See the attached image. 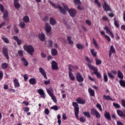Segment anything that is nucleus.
<instances>
[{
	"instance_id": "bb28decb",
	"label": "nucleus",
	"mask_w": 125,
	"mask_h": 125,
	"mask_svg": "<svg viewBox=\"0 0 125 125\" xmlns=\"http://www.w3.org/2000/svg\"><path fill=\"white\" fill-rule=\"evenodd\" d=\"M50 24L52 25H55V24H56V20H55L54 18L51 17L50 18Z\"/></svg>"
},
{
	"instance_id": "c85d7f7f",
	"label": "nucleus",
	"mask_w": 125,
	"mask_h": 125,
	"mask_svg": "<svg viewBox=\"0 0 125 125\" xmlns=\"http://www.w3.org/2000/svg\"><path fill=\"white\" fill-rule=\"evenodd\" d=\"M14 84L15 87H19V86H20V84L19 83L18 80H17V79H15L14 80Z\"/></svg>"
},
{
	"instance_id": "37998d69",
	"label": "nucleus",
	"mask_w": 125,
	"mask_h": 125,
	"mask_svg": "<svg viewBox=\"0 0 125 125\" xmlns=\"http://www.w3.org/2000/svg\"><path fill=\"white\" fill-rule=\"evenodd\" d=\"M104 83L108 82V76L106 73H104Z\"/></svg>"
},
{
	"instance_id": "7c9ffc66",
	"label": "nucleus",
	"mask_w": 125,
	"mask_h": 125,
	"mask_svg": "<svg viewBox=\"0 0 125 125\" xmlns=\"http://www.w3.org/2000/svg\"><path fill=\"white\" fill-rule=\"evenodd\" d=\"M51 54L53 56H55L58 54V52H57V50L55 48H53L51 50Z\"/></svg>"
},
{
	"instance_id": "5fc2aeb1",
	"label": "nucleus",
	"mask_w": 125,
	"mask_h": 125,
	"mask_svg": "<svg viewBox=\"0 0 125 125\" xmlns=\"http://www.w3.org/2000/svg\"><path fill=\"white\" fill-rule=\"evenodd\" d=\"M96 106L97 108L99 109L101 112H102V106H101V104H97Z\"/></svg>"
},
{
	"instance_id": "2eb2a0df",
	"label": "nucleus",
	"mask_w": 125,
	"mask_h": 125,
	"mask_svg": "<svg viewBox=\"0 0 125 125\" xmlns=\"http://www.w3.org/2000/svg\"><path fill=\"white\" fill-rule=\"evenodd\" d=\"M52 69L54 70H58V65L55 61H53L51 63Z\"/></svg>"
},
{
	"instance_id": "4be33fe9",
	"label": "nucleus",
	"mask_w": 125,
	"mask_h": 125,
	"mask_svg": "<svg viewBox=\"0 0 125 125\" xmlns=\"http://www.w3.org/2000/svg\"><path fill=\"white\" fill-rule=\"evenodd\" d=\"M104 117L108 121H110L111 120V115L109 112H105L104 114Z\"/></svg>"
},
{
	"instance_id": "58836bf2",
	"label": "nucleus",
	"mask_w": 125,
	"mask_h": 125,
	"mask_svg": "<svg viewBox=\"0 0 125 125\" xmlns=\"http://www.w3.org/2000/svg\"><path fill=\"white\" fill-rule=\"evenodd\" d=\"M114 21L115 27H116V28H120V24H119V22H118V21L116 20V18H114Z\"/></svg>"
},
{
	"instance_id": "338daca9",
	"label": "nucleus",
	"mask_w": 125,
	"mask_h": 125,
	"mask_svg": "<svg viewBox=\"0 0 125 125\" xmlns=\"http://www.w3.org/2000/svg\"><path fill=\"white\" fill-rule=\"evenodd\" d=\"M102 19L104 21H108V18L106 16H103Z\"/></svg>"
},
{
	"instance_id": "aec40b11",
	"label": "nucleus",
	"mask_w": 125,
	"mask_h": 125,
	"mask_svg": "<svg viewBox=\"0 0 125 125\" xmlns=\"http://www.w3.org/2000/svg\"><path fill=\"white\" fill-rule=\"evenodd\" d=\"M88 90L90 96H92L93 97L95 96V92L93 90V89H92L91 88H89Z\"/></svg>"
},
{
	"instance_id": "7ed1b4c3",
	"label": "nucleus",
	"mask_w": 125,
	"mask_h": 125,
	"mask_svg": "<svg viewBox=\"0 0 125 125\" xmlns=\"http://www.w3.org/2000/svg\"><path fill=\"white\" fill-rule=\"evenodd\" d=\"M49 3L52 5V6H54L55 8L59 9L61 13H62V14H66V10L63 8V7H61L60 5H59L58 4H55L53 3L52 1L49 0Z\"/></svg>"
},
{
	"instance_id": "f704fd0d",
	"label": "nucleus",
	"mask_w": 125,
	"mask_h": 125,
	"mask_svg": "<svg viewBox=\"0 0 125 125\" xmlns=\"http://www.w3.org/2000/svg\"><path fill=\"white\" fill-rule=\"evenodd\" d=\"M103 97L105 100H111L112 101H113V99H112V98H111V96H110L109 95H104Z\"/></svg>"
},
{
	"instance_id": "3c124183",
	"label": "nucleus",
	"mask_w": 125,
	"mask_h": 125,
	"mask_svg": "<svg viewBox=\"0 0 125 125\" xmlns=\"http://www.w3.org/2000/svg\"><path fill=\"white\" fill-rule=\"evenodd\" d=\"M50 109H51L52 110H54L55 111H58V107H57V105H54L51 107Z\"/></svg>"
},
{
	"instance_id": "6e6d98bb",
	"label": "nucleus",
	"mask_w": 125,
	"mask_h": 125,
	"mask_svg": "<svg viewBox=\"0 0 125 125\" xmlns=\"http://www.w3.org/2000/svg\"><path fill=\"white\" fill-rule=\"evenodd\" d=\"M72 68H73V65H72L71 64H69L68 66V73H72V71H73Z\"/></svg>"
},
{
	"instance_id": "b1692460",
	"label": "nucleus",
	"mask_w": 125,
	"mask_h": 125,
	"mask_svg": "<svg viewBox=\"0 0 125 125\" xmlns=\"http://www.w3.org/2000/svg\"><path fill=\"white\" fill-rule=\"evenodd\" d=\"M21 61L22 62V63L23 64L24 66H25V67H27V66L29 65V62H28V61H27L25 58H22Z\"/></svg>"
},
{
	"instance_id": "a878e982",
	"label": "nucleus",
	"mask_w": 125,
	"mask_h": 125,
	"mask_svg": "<svg viewBox=\"0 0 125 125\" xmlns=\"http://www.w3.org/2000/svg\"><path fill=\"white\" fill-rule=\"evenodd\" d=\"M3 18L4 20H7V19H8V12L7 10L5 11L4 12Z\"/></svg>"
},
{
	"instance_id": "0e129e2a",
	"label": "nucleus",
	"mask_w": 125,
	"mask_h": 125,
	"mask_svg": "<svg viewBox=\"0 0 125 125\" xmlns=\"http://www.w3.org/2000/svg\"><path fill=\"white\" fill-rule=\"evenodd\" d=\"M74 2L75 4L76 5H77V4H79L80 3V2H81V0H74Z\"/></svg>"
},
{
	"instance_id": "5701e85b",
	"label": "nucleus",
	"mask_w": 125,
	"mask_h": 125,
	"mask_svg": "<svg viewBox=\"0 0 125 125\" xmlns=\"http://www.w3.org/2000/svg\"><path fill=\"white\" fill-rule=\"evenodd\" d=\"M14 4L15 7L17 9H19V8H20V4L18 3V0H14Z\"/></svg>"
},
{
	"instance_id": "f03ea898",
	"label": "nucleus",
	"mask_w": 125,
	"mask_h": 125,
	"mask_svg": "<svg viewBox=\"0 0 125 125\" xmlns=\"http://www.w3.org/2000/svg\"><path fill=\"white\" fill-rule=\"evenodd\" d=\"M62 6H63L64 9L66 10V11H68L69 14H70V16L71 17H75L76 16V14H77V11L75 10L74 9H69V7L66 4L64 3H62Z\"/></svg>"
},
{
	"instance_id": "20e7f679",
	"label": "nucleus",
	"mask_w": 125,
	"mask_h": 125,
	"mask_svg": "<svg viewBox=\"0 0 125 125\" xmlns=\"http://www.w3.org/2000/svg\"><path fill=\"white\" fill-rule=\"evenodd\" d=\"M88 66L90 70H92V71H93L94 74L96 75L98 79H101V74L99 72H98V69L97 68V67L89 64H88Z\"/></svg>"
},
{
	"instance_id": "473e14b6",
	"label": "nucleus",
	"mask_w": 125,
	"mask_h": 125,
	"mask_svg": "<svg viewBox=\"0 0 125 125\" xmlns=\"http://www.w3.org/2000/svg\"><path fill=\"white\" fill-rule=\"evenodd\" d=\"M69 77L71 81H75L76 78H75V76H74V74L72 72H69Z\"/></svg>"
},
{
	"instance_id": "13d9d810",
	"label": "nucleus",
	"mask_w": 125,
	"mask_h": 125,
	"mask_svg": "<svg viewBox=\"0 0 125 125\" xmlns=\"http://www.w3.org/2000/svg\"><path fill=\"white\" fill-rule=\"evenodd\" d=\"M51 97L53 102H54V103H57V99H56V97H55L54 95Z\"/></svg>"
},
{
	"instance_id": "e433bc0d",
	"label": "nucleus",
	"mask_w": 125,
	"mask_h": 125,
	"mask_svg": "<svg viewBox=\"0 0 125 125\" xmlns=\"http://www.w3.org/2000/svg\"><path fill=\"white\" fill-rule=\"evenodd\" d=\"M91 53L94 57H96V55H97V52L95 51L94 49H91Z\"/></svg>"
},
{
	"instance_id": "69168bd1",
	"label": "nucleus",
	"mask_w": 125,
	"mask_h": 125,
	"mask_svg": "<svg viewBox=\"0 0 125 125\" xmlns=\"http://www.w3.org/2000/svg\"><path fill=\"white\" fill-rule=\"evenodd\" d=\"M44 113L45 115H48V114H49V110H48L47 108L45 109Z\"/></svg>"
},
{
	"instance_id": "0eeeda50",
	"label": "nucleus",
	"mask_w": 125,
	"mask_h": 125,
	"mask_svg": "<svg viewBox=\"0 0 125 125\" xmlns=\"http://www.w3.org/2000/svg\"><path fill=\"white\" fill-rule=\"evenodd\" d=\"M76 78L78 83H83V82L84 81L83 77V75H82V74L80 72H78L76 74Z\"/></svg>"
},
{
	"instance_id": "4468645a",
	"label": "nucleus",
	"mask_w": 125,
	"mask_h": 125,
	"mask_svg": "<svg viewBox=\"0 0 125 125\" xmlns=\"http://www.w3.org/2000/svg\"><path fill=\"white\" fill-rule=\"evenodd\" d=\"M45 30L46 31V33H50L51 32V26L49 25V23H45Z\"/></svg>"
},
{
	"instance_id": "680f3d73",
	"label": "nucleus",
	"mask_w": 125,
	"mask_h": 125,
	"mask_svg": "<svg viewBox=\"0 0 125 125\" xmlns=\"http://www.w3.org/2000/svg\"><path fill=\"white\" fill-rule=\"evenodd\" d=\"M3 78V73L2 72V71H0V81L1 80H2Z\"/></svg>"
},
{
	"instance_id": "864d4df0",
	"label": "nucleus",
	"mask_w": 125,
	"mask_h": 125,
	"mask_svg": "<svg viewBox=\"0 0 125 125\" xmlns=\"http://www.w3.org/2000/svg\"><path fill=\"white\" fill-rule=\"evenodd\" d=\"M0 10L2 13L4 12V8L3 7V5L1 4H0Z\"/></svg>"
},
{
	"instance_id": "6e6552de",
	"label": "nucleus",
	"mask_w": 125,
	"mask_h": 125,
	"mask_svg": "<svg viewBox=\"0 0 125 125\" xmlns=\"http://www.w3.org/2000/svg\"><path fill=\"white\" fill-rule=\"evenodd\" d=\"M2 53L7 60H9V56H8V49L7 48L3 47Z\"/></svg>"
},
{
	"instance_id": "774afa93",
	"label": "nucleus",
	"mask_w": 125,
	"mask_h": 125,
	"mask_svg": "<svg viewBox=\"0 0 125 125\" xmlns=\"http://www.w3.org/2000/svg\"><path fill=\"white\" fill-rule=\"evenodd\" d=\"M122 106L125 108V99H122Z\"/></svg>"
},
{
	"instance_id": "393cba45",
	"label": "nucleus",
	"mask_w": 125,
	"mask_h": 125,
	"mask_svg": "<svg viewBox=\"0 0 125 125\" xmlns=\"http://www.w3.org/2000/svg\"><path fill=\"white\" fill-rule=\"evenodd\" d=\"M29 83L30 84L34 85L36 84L37 83V81L36 80V78H33L29 79Z\"/></svg>"
},
{
	"instance_id": "603ef678",
	"label": "nucleus",
	"mask_w": 125,
	"mask_h": 125,
	"mask_svg": "<svg viewBox=\"0 0 125 125\" xmlns=\"http://www.w3.org/2000/svg\"><path fill=\"white\" fill-rule=\"evenodd\" d=\"M21 28H25V22H21L20 23V24L19 25Z\"/></svg>"
},
{
	"instance_id": "ddd939ff",
	"label": "nucleus",
	"mask_w": 125,
	"mask_h": 125,
	"mask_svg": "<svg viewBox=\"0 0 125 125\" xmlns=\"http://www.w3.org/2000/svg\"><path fill=\"white\" fill-rule=\"evenodd\" d=\"M39 72L40 73H41V74H42V75L44 78V79H45L46 80H47V76H46V73L45 72V71L44 70L43 68L40 67Z\"/></svg>"
},
{
	"instance_id": "6ab92c4d",
	"label": "nucleus",
	"mask_w": 125,
	"mask_h": 125,
	"mask_svg": "<svg viewBox=\"0 0 125 125\" xmlns=\"http://www.w3.org/2000/svg\"><path fill=\"white\" fill-rule=\"evenodd\" d=\"M117 113L119 116V117H121V118H125V114L124 113V112L121 110H117Z\"/></svg>"
},
{
	"instance_id": "4d7b16f0",
	"label": "nucleus",
	"mask_w": 125,
	"mask_h": 125,
	"mask_svg": "<svg viewBox=\"0 0 125 125\" xmlns=\"http://www.w3.org/2000/svg\"><path fill=\"white\" fill-rule=\"evenodd\" d=\"M108 76L109 78H110V79H114V78H115L113 74H112L111 72H108Z\"/></svg>"
},
{
	"instance_id": "dca6fc26",
	"label": "nucleus",
	"mask_w": 125,
	"mask_h": 125,
	"mask_svg": "<svg viewBox=\"0 0 125 125\" xmlns=\"http://www.w3.org/2000/svg\"><path fill=\"white\" fill-rule=\"evenodd\" d=\"M13 38L16 41V42H17L18 45H21V44L22 43V40H20L18 36H14Z\"/></svg>"
},
{
	"instance_id": "f3484780",
	"label": "nucleus",
	"mask_w": 125,
	"mask_h": 125,
	"mask_svg": "<svg viewBox=\"0 0 125 125\" xmlns=\"http://www.w3.org/2000/svg\"><path fill=\"white\" fill-rule=\"evenodd\" d=\"M112 53H116V50L115 49V48L114 47V45H112L110 46V50L109 52V57H111L112 56Z\"/></svg>"
},
{
	"instance_id": "8fccbe9b",
	"label": "nucleus",
	"mask_w": 125,
	"mask_h": 125,
	"mask_svg": "<svg viewBox=\"0 0 125 125\" xmlns=\"http://www.w3.org/2000/svg\"><path fill=\"white\" fill-rule=\"evenodd\" d=\"M47 93L50 95L51 97L54 96V94H53V93L51 92V91L49 89L47 90Z\"/></svg>"
},
{
	"instance_id": "2f4dec72",
	"label": "nucleus",
	"mask_w": 125,
	"mask_h": 125,
	"mask_svg": "<svg viewBox=\"0 0 125 125\" xmlns=\"http://www.w3.org/2000/svg\"><path fill=\"white\" fill-rule=\"evenodd\" d=\"M117 75L119 79H124V74H123V73H122V71H121V70H118L117 72Z\"/></svg>"
},
{
	"instance_id": "de8ad7c7",
	"label": "nucleus",
	"mask_w": 125,
	"mask_h": 125,
	"mask_svg": "<svg viewBox=\"0 0 125 125\" xmlns=\"http://www.w3.org/2000/svg\"><path fill=\"white\" fill-rule=\"evenodd\" d=\"M61 116L60 115V114H58L57 116V119H58V123L59 124V125H61Z\"/></svg>"
},
{
	"instance_id": "ea45409f",
	"label": "nucleus",
	"mask_w": 125,
	"mask_h": 125,
	"mask_svg": "<svg viewBox=\"0 0 125 125\" xmlns=\"http://www.w3.org/2000/svg\"><path fill=\"white\" fill-rule=\"evenodd\" d=\"M76 47L78 49H83V48H84V46L83 44L80 43L77 44Z\"/></svg>"
},
{
	"instance_id": "bf43d9fd",
	"label": "nucleus",
	"mask_w": 125,
	"mask_h": 125,
	"mask_svg": "<svg viewBox=\"0 0 125 125\" xmlns=\"http://www.w3.org/2000/svg\"><path fill=\"white\" fill-rule=\"evenodd\" d=\"M18 53L19 55L21 56V57H22V56H23V51L20 50L18 51Z\"/></svg>"
},
{
	"instance_id": "f257e3e1",
	"label": "nucleus",
	"mask_w": 125,
	"mask_h": 125,
	"mask_svg": "<svg viewBox=\"0 0 125 125\" xmlns=\"http://www.w3.org/2000/svg\"><path fill=\"white\" fill-rule=\"evenodd\" d=\"M72 106L74 108V113L76 118L81 122V123H85L86 122V119L84 117L82 116L80 118L79 117V112H80V106L77 102H73Z\"/></svg>"
},
{
	"instance_id": "a19ab883",
	"label": "nucleus",
	"mask_w": 125,
	"mask_h": 125,
	"mask_svg": "<svg viewBox=\"0 0 125 125\" xmlns=\"http://www.w3.org/2000/svg\"><path fill=\"white\" fill-rule=\"evenodd\" d=\"M83 114L85 117H86L88 118H91L90 113L89 112H83Z\"/></svg>"
},
{
	"instance_id": "a211bd4d",
	"label": "nucleus",
	"mask_w": 125,
	"mask_h": 125,
	"mask_svg": "<svg viewBox=\"0 0 125 125\" xmlns=\"http://www.w3.org/2000/svg\"><path fill=\"white\" fill-rule=\"evenodd\" d=\"M39 39L41 42H44L45 41V35L43 33L39 34Z\"/></svg>"
},
{
	"instance_id": "09e8293b",
	"label": "nucleus",
	"mask_w": 125,
	"mask_h": 125,
	"mask_svg": "<svg viewBox=\"0 0 125 125\" xmlns=\"http://www.w3.org/2000/svg\"><path fill=\"white\" fill-rule=\"evenodd\" d=\"M95 1V3L97 4L98 7H101V3L99 2V0H94Z\"/></svg>"
},
{
	"instance_id": "c9c22d12",
	"label": "nucleus",
	"mask_w": 125,
	"mask_h": 125,
	"mask_svg": "<svg viewBox=\"0 0 125 125\" xmlns=\"http://www.w3.org/2000/svg\"><path fill=\"white\" fill-rule=\"evenodd\" d=\"M67 41H68V42L69 44H73L74 42H73V41H72L71 37L67 36Z\"/></svg>"
},
{
	"instance_id": "052dcab7",
	"label": "nucleus",
	"mask_w": 125,
	"mask_h": 125,
	"mask_svg": "<svg viewBox=\"0 0 125 125\" xmlns=\"http://www.w3.org/2000/svg\"><path fill=\"white\" fill-rule=\"evenodd\" d=\"M23 77L24 78V81L27 82V81L28 80V75L24 74L23 75Z\"/></svg>"
},
{
	"instance_id": "423d86ee",
	"label": "nucleus",
	"mask_w": 125,
	"mask_h": 125,
	"mask_svg": "<svg viewBox=\"0 0 125 125\" xmlns=\"http://www.w3.org/2000/svg\"><path fill=\"white\" fill-rule=\"evenodd\" d=\"M90 114L91 115H92V116H96L97 119H100L101 117L100 113L95 108L91 109Z\"/></svg>"
},
{
	"instance_id": "cd10ccee",
	"label": "nucleus",
	"mask_w": 125,
	"mask_h": 125,
	"mask_svg": "<svg viewBox=\"0 0 125 125\" xmlns=\"http://www.w3.org/2000/svg\"><path fill=\"white\" fill-rule=\"evenodd\" d=\"M92 40L93 44L95 45V47H96L97 49H99V45H98V43H97V42H96V40H95V38H93Z\"/></svg>"
},
{
	"instance_id": "412c9836",
	"label": "nucleus",
	"mask_w": 125,
	"mask_h": 125,
	"mask_svg": "<svg viewBox=\"0 0 125 125\" xmlns=\"http://www.w3.org/2000/svg\"><path fill=\"white\" fill-rule=\"evenodd\" d=\"M101 34L103 36H104V37L106 39L107 41L108 42H111V38L110 37L106 35H105V31H101Z\"/></svg>"
},
{
	"instance_id": "4c0bfd02",
	"label": "nucleus",
	"mask_w": 125,
	"mask_h": 125,
	"mask_svg": "<svg viewBox=\"0 0 125 125\" xmlns=\"http://www.w3.org/2000/svg\"><path fill=\"white\" fill-rule=\"evenodd\" d=\"M119 83L122 87L125 88V81L124 80H121L119 81Z\"/></svg>"
},
{
	"instance_id": "c756f323",
	"label": "nucleus",
	"mask_w": 125,
	"mask_h": 125,
	"mask_svg": "<svg viewBox=\"0 0 125 125\" xmlns=\"http://www.w3.org/2000/svg\"><path fill=\"white\" fill-rule=\"evenodd\" d=\"M23 21H24L25 23H29L30 22V18L28 16H25L23 17Z\"/></svg>"
},
{
	"instance_id": "9d476101",
	"label": "nucleus",
	"mask_w": 125,
	"mask_h": 125,
	"mask_svg": "<svg viewBox=\"0 0 125 125\" xmlns=\"http://www.w3.org/2000/svg\"><path fill=\"white\" fill-rule=\"evenodd\" d=\"M104 29L106 31V34H108L112 39H114V34H113V33L110 30V29H109L107 26H104Z\"/></svg>"
},
{
	"instance_id": "79ce46f5",
	"label": "nucleus",
	"mask_w": 125,
	"mask_h": 125,
	"mask_svg": "<svg viewBox=\"0 0 125 125\" xmlns=\"http://www.w3.org/2000/svg\"><path fill=\"white\" fill-rule=\"evenodd\" d=\"M95 61H96V65H97V66L100 65V64H102V61H101V60L98 59H95Z\"/></svg>"
},
{
	"instance_id": "39448f33",
	"label": "nucleus",
	"mask_w": 125,
	"mask_h": 125,
	"mask_svg": "<svg viewBox=\"0 0 125 125\" xmlns=\"http://www.w3.org/2000/svg\"><path fill=\"white\" fill-rule=\"evenodd\" d=\"M23 48L25 51L28 52V53H29V54H31V55H32L33 52L35 51V49H34V47L32 45H24L23 46Z\"/></svg>"
},
{
	"instance_id": "a18cd8bd",
	"label": "nucleus",
	"mask_w": 125,
	"mask_h": 125,
	"mask_svg": "<svg viewBox=\"0 0 125 125\" xmlns=\"http://www.w3.org/2000/svg\"><path fill=\"white\" fill-rule=\"evenodd\" d=\"M1 40H2L5 43H9V40H8V39L5 37H1Z\"/></svg>"
},
{
	"instance_id": "e2e57ef3",
	"label": "nucleus",
	"mask_w": 125,
	"mask_h": 125,
	"mask_svg": "<svg viewBox=\"0 0 125 125\" xmlns=\"http://www.w3.org/2000/svg\"><path fill=\"white\" fill-rule=\"evenodd\" d=\"M85 23L89 26H90V25H91V21H89V20H86L85 21Z\"/></svg>"
},
{
	"instance_id": "9b49d317",
	"label": "nucleus",
	"mask_w": 125,
	"mask_h": 125,
	"mask_svg": "<svg viewBox=\"0 0 125 125\" xmlns=\"http://www.w3.org/2000/svg\"><path fill=\"white\" fill-rule=\"evenodd\" d=\"M76 103L78 104H82L84 105L85 104V100L83 99L82 97L77 98L76 99Z\"/></svg>"
},
{
	"instance_id": "72a5a7b5",
	"label": "nucleus",
	"mask_w": 125,
	"mask_h": 125,
	"mask_svg": "<svg viewBox=\"0 0 125 125\" xmlns=\"http://www.w3.org/2000/svg\"><path fill=\"white\" fill-rule=\"evenodd\" d=\"M1 66L2 69H7V68H8V64L6 62L2 63L1 64Z\"/></svg>"
},
{
	"instance_id": "c03bdc74",
	"label": "nucleus",
	"mask_w": 125,
	"mask_h": 125,
	"mask_svg": "<svg viewBox=\"0 0 125 125\" xmlns=\"http://www.w3.org/2000/svg\"><path fill=\"white\" fill-rule=\"evenodd\" d=\"M48 43L49 44V47L52 48L53 47V42L52 40H48Z\"/></svg>"
},
{
	"instance_id": "49530a36",
	"label": "nucleus",
	"mask_w": 125,
	"mask_h": 125,
	"mask_svg": "<svg viewBox=\"0 0 125 125\" xmlns=\"http://www.w3.org/2000/svg\"><path fill=\"white\" fill-rule=\"evenodd\" d=\"M113 105L117 109H120L121 108V105H120L119 104H117L116 103H113Z\"/></svg>"
},
{
	"instance_id": "f8f14e48",
	"label": "nucleus",
	"mask_w": 125,
	"mask_h": 125,
	"mask_svg": "<svg viewBox=\"0 0 125 125\" xmlns=\"http://www.w3.org/2000/svg\"><path fill=\"white\" fill-rule=\"evenodd\" d=\"M38 93L41 95V98L44 99L45 98V93L42 89H39L37 90Z\"/></svg>"
},
{
	"instance_id": "1a4fd4ad",
	"label": "nucleus",
	"mask_w": 125,
	"mask_h": 125,
	"mask_svg": "<svg viewBox=\"0 0 125 125\" xmlns=\"http://www.w3.org/2000/svg\"><path fill=\"white\" fill-rule=\"evenodd\" d=\"M104 5H103V8L104 11H111V7L108 5L106 0H104Z\"/></svg>"
}]
</instances>
